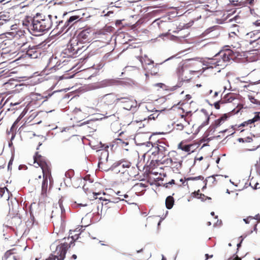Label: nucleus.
Instances as JSON below:
<instances>
[{"mask_svg":"<svg viewBox=\"0 0 260 260\" xmlns=\"http://www.w3.org/2000/svg\"><path fill=\"white\" fill-rule=\"evenodd\" d=\"M62 23V20H58L57 16H45L37 13L32 19L24 22L23 24L27 26L30 34L37 36L49 30L53 25L55 26L54 29H59Z\"/></svg>","mask_w":260,"mask_h":260,"instance_id":"f257e3e1","label":"nucleus"},{"mask_svg":"<svg viewBox=\"0 0 260 260\" xmlns=\"http://www.w3.org/2000/svg\"><path fill=\"white\" fill-rule=\"evenodd\" d=\"M34 159V164H36L38 166L40 167L43 172V181L42 184L41 196L43 198H45L46 196L47 191L48 179L51 182L50 164L49 162L46 161L45 158L39 154L38 153H36Z\"/></svg>","mask_w":260,"mask_h":260,"instance_id":"f03ea898","label":"nucleus"},{"mask_svg":"<svg viewBox=\"0 0 260 260\" xmlns=\"http://www.w3.org/2000/svg\"><path fill=\"white\" fill-rule=\"evenodd\" d=\"M142 145L148 148L151 147V150H146L147 152L151 151V154L156 157V160L162 159L169 153L168 145L163 140H158L154 145L150 142H147L142 144Z\"/></svg>","mask_w":260,"mask_h":260,"instance_id":"7ed1b4c3","label":"nucleus"},{"mask_svg":"<svg viewBox=\"0 0 260 260\" xmlns=\"http://www.w3.org/2000/svg\"><path fill=\"white\" fill-rule=\"evenodd\" d=\"M203 64L207 66V69L218 68V72L223 69L228 62L221 59L219 55H215L213 58H208L203 61Z\"/></svg>","mask_w":260,"mask_h":260,"instance_id":"20e7f679","label":"nucleus"},{"mask_svg":"<svg viewBox=\"0 0 260 260\" xmlns=\"http://www.w3.org/2000/svg\"><path fill=\"white\" fill-rule=\"evenodd\" d=\"M117 103L120 104L123 108L133 112L137 110V102L131 96H119L117 99Z\"/></svg>","mask_w":260,"mask_h":260,"instance_id":"39448f33","label":"nucleus"},{"mask_svg":"<svg viewBox=\"0 0 260 260\" xmlns=\"http://www.w3.org/2000/svg\"><path fill=\"white\" fill-rule=\"evenodd\" d=\"M244 38L250 44H255V49H260V30H255L248 32L245 35Z\"/></svg>","mask_w":260,"mask_h":260,"instance_id":"423d86ee","label":"nucleus"},{"mask_svg":"<svg viewBox=\"0 0 260 260\" xmlns=\"http://www.w3.org/2000/svg\"><path fill=\"white\" fill-rule=\"evenodd\" d=\"M80 18L78 16H71L64 23L62 21V23L60 25L59 28L58 29V33L60 34L63 32L64 30L65 32H66L74 23L78 22Z\"/></svg>","mask_w":260,"mask_h":260,"instance_id":"0eeeda50","label":"nucleus"},{"mask_svg":"<svg viewBox=\"0 0 260 260\" xmlns=\"http://www.w3.org/2000/svg\"><path fill=\"white\" fill-rule=\"evenodd\" d=\"M68 244L67 243L61 244L56 247V249L53 252V254L57 260H63L68 249Z\"/></svg>","mask_w":260,"mask_h":260,"instance_id":"6e6552de","label":"nucleus"},{"mask_svg":"<svg viewBox=\"0 0 260 260\" xmlns=\"http://www.w3.org/2000/svg\"><path fill=\"white\" fill-rule=\"evenodd\" d=\"M98 152L100 153L98 166L102 169H105L104 166L108 161L109 152L107 149H103L99 150Z\"/></svg>","mask_w":260,"mask_h":260,"instance_id":"1a4fd4ad","label":"nucleus"},{"mask_svg":"<svg viewBox=\"0 0 260 260\" xmlns=\"http://www.w3.org/2000/svg\"><path fill=\"white\" fill-rule=\"evenodd\" d=\"M78 43V39L73 38L71 40L70 44L68 46V48L66 50V53H67V52H69L71 53L70 55L77 54L78 51L81 48L80 46H79Z\"/></svg>","mask_w":260,"mask_h":260,"instance_id":"9d476101","label":"nucleus"},{"mask_svg":"<svg viewBox=\"0 0 260 260\" xmlns=\"http://www.w3.org/2000/svg\"><path fill=\"white\" fill-rule=\"evenodd\" d=\"M114 83V80L112 79H105L101 82L94 83L91 86V89H96L101 88H104L112 85Z\"/></svg>","mask_w":260,"mask_h":260,"instance_id":"9b49d317","label":"nucleus"},{"mask_svg":"<svg viewBox=\"0 0 260 260\" xmlns=\"http://www.w3.org/2000/svg\"><path fill=\"white\" fill-rule=\"evenodd\" d=\"M146 64H147L148 66H150L151 67V69H149L148 67H144V68L145 70H148V72L146 73L145 75L147 78L148 76V74H151L152 75H155L157 72H158V69L157 67V65L154 66L153 64V61L151 60H148V61L145 62ZM144 66V65H143Z\"/></svg>","mask_w":260,"mask_h":260,"instance_id":"f8f14e48","label":"nucleus"},{"mask_svg":"<svg viewBox=\"0 0 260 260\" xmlns=\"http://www.w3.org/2000/svg\"><path fill=\"white\" fill-rule=\"evenodd\" d=\"M187 71V65L179 63L176 69V74L179 79L182 80H187V77L184 76L185 72Z\"/></svg>","mask_w":260,"mask_h":260,"instance_id":"ddd939ff","label":"nucleus"},{"mask_svg":"<svg viewBox=\"0 0 260 260\" xmlns=\"http://www.w3.org/2000/svg\"><path fill=\"white\" fill-rule=\"evenodd\" d=\"M119 96L113 93L107 94L103 96V100L108 105H112L114 103L117 104H118L117 103V99Z\"/></svg>","mask_w":260,"mask_h":260,"instance_id":"4468645a","label":"nucleus"},{"mask_svg":"<svg viewBox=\"0 0 260 260\" xmlns=\"http://www.w3.org/2000/svg\"><path fill=\"white\" fill-rule=\"evenodd\" d=\"M229 36L230 39L232 40L233 38L234 42L232 44V46L233 48H235L236 49H239L241 47V44L239 42V36L238 34H236L235 31L231 32L229 34Z\"/></svg>","mask_w":260,"mask_h":260,"instance_id":"2eb2a0df","label":"nucleus"},{"mask_svg":"<svg viewBox=\"0 0 260 260\" xmlns=\"http://www.w3.org/2000/svg\"><path fill=\"white\" fill-rule=\"evenodd\" d=\"M28 49L26 51V55L29 57L36 58L40 55V52L37 50V49L35 46L30 47V46H28Z\"/></svg>","mask_w":260,"mask_h":260,"instance_id":"dca6fc26","label":"nucleus"},{"mask_svg":"<svg viewBox=\"0 0 260 260\" xmlns=\"http://www.w3.org/2000/svg\"><path fill=\"white\" fill-rule=\"evenodd\" d=\"M234 53V51L227 50L226 51H221L216 55H219L221 59L228 62L231 58L232 54Z\"/></svg>","mask_w":260,"mask_h":260,"instance_id":"f3484780","label":"nucleus"},{"mask_svg":"<svg viewBox=\"0 0 260 260\" xmlns=\"http://www.w3.org/2000/svg\"><path fill=\"white\" fill-rule=\"evenodd\" d=\"M88 109L87 107L83 108L82 109L76 108L73 112L77 116H81L82 118H83L88 114Z\"/></svg>","mask_w":260,"mask_h":260,"instance_id":"a211bd4d","label":"nucleus"},{"mask_svg":"<svg viewBox=\"0 0 260 260\" xmlns=\"http://www.w3.org/2000/svg\"><path fill=\"white\" fill-rule=\"evenodd\" d=\"M130 166L131 163L129 162L122 161L118 164L116 169V171H118L119 172H121L122 173H124L125 172L124 169L129 168Z\"/></svg>","mask_w":260,"mask_h":260,"instance_id":"6ab92c4d","label":"nucleus"},{"mask_svg":"<svg viewBox=\"0 0 260 260\" xmlns=\"http://www.w3.org/2000/svg\"><path fill=\"white\" fill-rule=\"evenodd\" d=\"M255 115L253 118H252L251 119H249L246 121H244L241 124V126H245L246 125H251V124L254 123L255 122H256V121L259 120H260V115H259L260 112H256V113H255Z\"/></svg>","mask_w":260,"mask_h":260,"instance_id":"aec40b11","label":"nucleus"},{"mask_svg":"<svg viewBox=\"0 0 260 260\" xmlns=\"http://www.w3.org/2000/svg\"><path fill=\"white\" fill-rule=\"evenodd\" d=\"M83 226H80L78 227L77 228H76L74 231L70 230V235L72 234V232H74V233H76V234H75V235L71 236L73 240H76L78 239L79 235H80L81 234V233L83 231V230H84V229H83Z\"/></svg>","mask_w":260,"mask_h":260,"instance_id":"412c9836","label":"nucleus"},{"mask_svg":"<svg viewBox=\"0 0 260 260\" xmlns=\"http://www.w3.org/2000/svg\"><path fill=\"white\" fill-rule=\"evenodd\" d=\"M174 204V198L171 196H168L166 200V208L168 209H171L173 207Z\"/></svg>","mask_w":260,"mask_h":260,"instance_id":"4be33fe9","label":"nucleus"},{"mask_svg":"<svg viewBox=\"0 0 260 260\" xmlns=\"http://www.w3.org/2000/svg\"><path fill=\"white\" fill-rule=\"evenodd\" d=\"M99 199L101 200H103L104 201H108L109 203H118L119 201H123V199H120V198H115L112 199H107V198H103L102 197H100Z\"/></svg>","mask_w":260,"mask_h":260,"instance_id":"5701e85b","label":"nucleus"},{"mask_svg":"<svg viewBox=\"0 0 260 260\" xmlns=\"http://www.w3.org/2000/svg\"><path fill=\"white\" fill-rule=\"evenodd\" d=\"M89 35V33L85 30L82 31L78 36L75 38V39H78V42H79L81 39H86Z\"/></svg>","mask_w":260,"mask_h":260,"instance_id":"b1692460","label":"nucleus"},{"mask_svg":"<svg viewBox=\"0 0 260 260\" xmlns=\"http://www.w3.org/2000/svg\"><path fill=\"white\" fill-rule=\"evenodd\" d=\"M155 22L157 24L158 27L161 29H162L163 27H166L167 25L168 24V23L161 20H155L154 22V23Z\"/></svg>","mask_w":260,"mask_h":260,"instance_id":"393cba45","label":"nucleus"},{"mask_svg":"<svg viewBox=\"0 0 260 260\" xmlns=\"http://www.w3.org/2000/svg\"><path fill=\"white\" fill-rule=\"evenodd\" d=\"M226 119H227V116H226L225 115H224V116L221 117L220 118H219V119H218L217 120H216V121H215L216 126H219L225 120H226Z\"/></svg>","mask_w":260,"mask_h":260,"instance_id":"a878e982","label":"nucleus"},{"mask_svg":"<svg viewBox=\"0 0 260 260\" xmlns=\"http://www.w3.org/2000/svg\"><path fill=\"white\" fill-rule=\"evenodd\" d=\"M234 99L235 98L233 97V94L232 93H228L226 94L223 98V100L224 101H226L229 103L232 102Z\"/></svg>","mask_w":260,"mask_h":260,"instance_id":"bb28decb","label":"nucleus"},{"mask_svg":"<svg viewBox=\"0 0 260 260\" xmlns=\"http://www.w3.org/2000/svg\"><path fill=\"white\" fill-rule=\"evenodd\" d=\"M13 250H14V249L7 251L3 257V259L6 260L11 255H12L13 253Z\"/></svg>","mask_w":260,"mask_h":260,"instance_id":"cd10ccee","label":"nucleus"},{"mask_svg":"<svg viewBox=\"0 0 260 260\" xmlns=\"http://www.w3.org/2000/svg\"><path fill=\"white\" fill-rule=\"evenodd\" d=\"M59 224V223H55V224L54 225L55 229H57L58 227ZM63 229H64V224L62 222V219H60V225H59V232L63 231Z\"/></svg>","mask_w":260,"mask_h":260,"instance_id":"c85d7f7f","label":"nucleus"},{"mask_svg":"<svg viewBox=\"0 0 260 260\" xmlns=\"http://www.w3.org/2000/svg\"><path fill=\"white\" fill-rule=\"evenodd\" d=\"M192 195L193 197H195V198H197L198 199H202V197H204V194H202V193H199V190H198V191H194V192H193L192 193Z\"/></svg>","mask_w":260,"mask_h":260,"instance_id":"c756f323","label":"nucleus"},{"mask_svg":"<svg viewBox=\"0 0 260 260\" xmlns=\"http://www.w3.org/2000/svg\"><path fill=\"white\" fill-rule=\"evenodd\" d=\"M36 94L37 95L40 96V98H38V99L40 100L41 99H44V98L47 99L48 98H50L52 95V93H49L47 95H41L40 94H39V93H36Z\"/></svg>","mask_w":260,"mask_h":260,"instance_id":"7c9ffc66","label":"nucleus"},{"mask_svg":"<svg viewBox=\"0 0 260 260\" xmlns=\"http://www.w3.org/2000/svg\"><path fill=\"white\" fill-rule=\"evenodd\" d=\"M203 179V177L201 176H197V177H189V178H187V180H199V179Z\"/></svg>","mask_w":260,"mask_h":260,"instance_id":"2f4dec72","label":"nucleus"},{"mask_svg":"<svg viewBox=\"0 0 260 260\" xmlns=\"http://www.w3.org/2000/svg\"><path fill=\"white\" fill-rule=\"evenodd\" d=\"M240 18L239 16L237 15V16H235L233 18L231 19L230 20V21H232L233 20H234L235 21H236L237 23H240Z\"/></svg>","mask_w":260,"mask_h":260,"instance_id":"473e14b6","label":"nucleus"},{"mask_svg":"<svg viewBox=\"0 0 260 260\" xmlns=\"http://www.w3.org/2000/svg\"><path fill=\"white\" fill-rule=\"evenodd\" d=\"M254 218L252 216H249L246 218L243 219V221L245 222V223L248 224L249 223L250 220L251 219H253Z\"/></svg>","mask_w":260,"mask_h":260,"instance_id":"72a5a7b5","label":"nucleus"},{"mask_svg":"<svg viewBox=\"0 0 260 260\" xmlns=\"http://www.w3.org/2000/svg\"><path fill=\"white\" fill-rule=\"evenodd\" d=\"M5 190H7V191H8V189L7 188H0V197H2L4 193H5Z\"/></svg>","mask_w":260,"mask_h":260,"instance_id":"f704fd0d","label":"nucleus"},{"mask_svg":"<svg viewBox=\"0 0 260 260\" xmlns=\"http://www.w3.org/2000/svg\"><path fill=\"white\" fill-rule=\"evenodd\" d=\"M56 258V257L55 256V255L52 253L46 260H55Z\"/></svg>","mask_w":260,"mask_h":260,"instance_id":"c9c22d12","label":"nucleus"},{"mask_svg":"<svg viewBox=\"0 0 260 260\" xmlns=\"http://www.w3.org/2000/svg\"><path fill=\"white\" fill-rule=\"evenodd\" d=\"M182 149L185 151L188 152L190 150V146L188 145L184 146Z\"/></svg>","mask_w":260,"mask_h":260,"instance_id":"e433bc0d","label":"nucleus"},{"mask_svg":"<svg viewBox=\"0 0 260 260\" xmlns=\"http://www.w3.org/2000/svg\"><path fill=\"white\" fill-rule=\"evenodd\" d=\"M209 120V117H207L206 121H204L203 123H202V124L201 125V126L203 127V126L207 125L208 123Z\"/></svg>","mask_w":260,"mask_h":260,"instance_id":"4c0bfd02","label":"nucleus"},{"mask_svg":"<svg viewBox=\"0 0 260 260\" xmlns=\"http://www.w3.org/2000/svg\"><path fill=\"white\" fill-rule=\"evenodd\" d=\"M230 260H241L238 256H235L234 257L231 258Z\"/></svg>","mask_w":260,"mask_h":260,"instance_id":"58836bf2","label":"nucleus"},{"mask_svg":"<svg viewBox=\"0 0 260 260\" xmlns=\"http://www.w3.org/2000/svg\"><path fill=\"white\" fill-rule=\"evenodd\" d=\"M249 99H250L251 102H252L253 103H255V101L256 100L254 98L251 96V97H249Z\"/></svg>","mask_w":260,"mask_h":260,"instance_id":"ea45409f","label":"nucleus"},{"mask_svg":"<svg viewBox=\"0 0 260 260\" xmlns=\"http://www.w3.org/2000/svg\"><path fill=\"white\" fill-rule=\"evenodd\" d=\"M163 85L164 84L162 83H158L155 84L154 86H158V87H162Z\"/></svg>","mask_w":260,"mask_h":260,"instance_id":"a19ab883","label":"nucleus"},{"mask_svg":"<svg viewBox=\"0 0 260 260\" xmlns=\"http://www.w3.org/2000/svg\"><path fill=\"white\" fill-rule=\"evenodd\" d=\"M214 106L216 108V109H219V102H216L215 104H214Z\"/></svg>","mask_w":260,"mask_h":260,"instance_id":"79ce46f5","label":"nucleus"},{"mask_svg":"<svg viewBox=\"0 0 260 260\" xmlns=\"http://www.w3.org/2000/svg\"><path fill=\"white\" fill-rule=\"evenodd\" d=\"M254 24L256 26H260V20H257Z\"/></svg>","mask_w":260,"mask_h":260,"instance_id":"37998d69","label":"nucleus"},{"mask_svg":"<svg viewBox=\"0 0 260 260\" xmlns=\"http://www.w3.org/2000/svg\"><path fill=\"white\" fill-rule=\"evenodd\" d=\"M94 197H95V199L98 198V196L101 194V192H98V193H93Z\"/></svg>","mask_w":260,"mask_h":260,"instance_id":"c03bdc74","label":"nucleus"},{"mask_svg":"<svg viewBox=\"0 0 260 260\" xmlns=\"http://www.w3.org/2000/svg\"><path fill=\"white\" fill-rule=\"evenodd\" d=\"M149 119H155V117L154 116V114H151L149 116Z\"/></svg>","mask_w":260,"mask_h":260,"instance_id":"a18cd8bd","label":"nucleus"},{"mask_svg":"<svg viewBox=\"0 0 260 260\" xmlns=\"http://www.w3.org/2000/svg\"><path fill=\"white\" fill-rule=\"evenodd\" d=\"M221 223V221L220 220L219 221L217 220V223L214 225H220Z\"/></svg>","mask_w":260,"mask_h":260,"instance_id":"49530a36","label":"nucleus"},{"mask_svg":"<svg viewBox=\"0 0 260 260\" xmlns=\"http://www.w3.org/2000/svg\"><path fill=\"white\" fill-rule=\"evenodd\" d=\"M205 256L206 257V259H207L209 257H212L213 256L212 255H209L208 254H206Z\"/></svg>","mask_w":260,"mask_h":260,"instance_id":"de8ad7c7","label":"nucleus"},{"mask_svg":"<svg viewBox=\"0 0 260 260\" xmlns=\"http://www.w3.org/2000/svg\"><path fill=\"white\" fill-rule=\"evenodd\" d=\"M89 121H85V122H84L80 124V125H85V124H88V123H89Z\"/></svg>","mask_w":260,"mask_h":260,"instance_id":"09e8293b","label":"nucleus"},{"mask_svg":"<svg viewBox=\"0 0 260 260\" xmlns=\"http://www.w3.org/2000/svg\"><path fill=\"white\" fill-rule=\"evenodd\" d=\"M89 121H85V122H84L80 124V125H85V124H88V123H89Z\"/></svg>","mask_w":260,"mask_h":260,"instance_id":"8fccbe9b","label":"nucleus"},{"mask_svg":"<svg viewBox=\"0 0 260 260\" xmlns=\"http://www.w3.org/2000/svg\"><path fill=\"white\" fill-rule=\"evenodd\" d=\"M168 35V33H166V34H160L159 35V37H161L162 36H167V35Z\"/></svg>","mask_w":260,"mask_h":260,"instance_id":"3c124183","label":"nucleus"},{"mask_svg":"<svg viewBox=\"0 0 260 260\" xmlns=\"http://www.w3.org/2000/svg\"><path fill=\"white\" fill-rule=\"evenodd\" d=\"M175 183V181L174 180L172 179L171 180L169 183L168 184H174Z\"/></svg>","mask_w":260,"mask_h":260,"instance_id":"603ef678","label":"nucleus"},{"mask_svg":"<svg viewBox=\"0 0 260 260\" xmlns=\"http://www.w3.org/2000/svg\"><path fill=\"white\" fill-rule=\"evenodd\" d=\"M259 185V184L258 183H256L255 185H254V189H257L258 188H259V187H258L257 186Z\"/></svg>","mask_w":260,"mask_h":260,"instance_id":"864d4df0","label":"nucleus"},{"mask_svg":"<svg viewBox=\"0 0 260 260\" xmlns=\"http://www.w3.org/2000/svg\"><path fill=\"white\" fill-rule=\"evenodd\" d=\"M116 194L119 196H122V195L121 194V192L120 191H117L116 192Z\"/></svg>","mask_w":260,"mask_h":260,"instance_id":"5fc2aeb1","label":"nucleus"},{"mask_svg":"<svg viewBox=\"0 0 260 260\" xmlns=\"http://www.w3.org/2000/svg\"><path fill=\"white\" fill-rule=\"evenodd\" d=\"M218 95V92L215 91L214 94V97H216Z\"/></svg>","mask_w":260,"mask_h":260,"instance_id":"6e6d98bb","label":"nucleus"},{"mask_svg":"<svg viewBox=\"0 0 260 260\" xmlns=\"http://www.w3.org/2000/svg\"><path fill=\"white\" fill-rule=\"evenodd\" d=\"M72 258L74 259H76L77 258V255L76 254H73L72 255Z\"/></svg>","mask_w":260,"mask_h":260,"instance_id":"4d7b16f0","label":"nucleus"},{"mask_svg":"<svg viewBox=\"0 0 260 260\" xmlns=\"http://www.w3.org/2000/svg\"><path fill=\"white\" fill-rule=\"evenodd\" d=\"M27 46V43H24V42H23V43H22V45H21V47H23V46Z\"/></svg>","mask_w":260,"mask_h":260,"instance_id":"13d9d810","label":"nucleus"},{"mask_svg":"<svg viewBox=\"0 0 260 260\" xmlns=\"http://www.w3.org/2000/svg\"><path fill=\"white\" fill-rule=\"evenodd\" d=\"M258 147H259V146H257V147L256 148H253V149H248V150H249V151H254V150H256L257 148H258Z\"/></svg>","mask_w":260,"mask_h":260,"instance_id":"bf43d9fd","label":"nucleus"},{"mask_svg":"<svg viewBox=\"0 0 260 260\" xmlns=\"http://www.w3.org/2000/svg\"><path fill=\"white\" fill-rule=\"evenodd\" d=\"M219 161H220V158H219V157H218V158L217 159V160H216V162L217 164H218V163L219 162Z\"/></svg>","mask_w":260,"mask_h":260,"instance_id":"052dcab7","label":"nucleus"},{"mask_svg":"<svg viewBox=\"0 0 260 260\" xmlns=\"http://www.w3.org/2000/svg\"><path fill=\"white\" fill-rule=\"evenodd\" d=\"M55 247V245L54 244H53L51 245V248L52 249L54 247Z\"/></svg>","mask_w":260,"mask_h":260,"instance_id":"680f3d73","label":"nucleus"},{"mask_svg":"<svg viewBox=\"0 0 260 260\" xmlns=\"http://www.w3.org/2000/svg\"><path fill=\"white\" fill-rule=\"evenodd\" d=\"M108 192L110 193H111L112 192H114V191L112 189H109L108 190Z\"/></svg>","mask_w":260,"mask_h":260,"instance_id":"e2e57ef3","label":"nucleus"},{"mask_svg":"<svg viewBox=\"0 0 260 260\" xmlns=\"http://www.w3.org/2000/svg\"><path fill=\"white\" fill-rule=\"evenodd\" d=\"M19 104V103H14V104L12 103L11 104H12L14 106H15V105H18Z\"/></svg>","mask_w":260,"mask_h":260,"instance_id":"0e129e2a","label":"nucleus"},{"mask_svg":"<svg viewBox=\"0 0 260 260\" xmlns=\"http://www.w3.org/2000/svg\"><path fill=\"white\" fill-rule=\"evenodd\" d=\"M239 142H242V141L243 142V139L242 138L239 139Z\"/></svg>","mask_w":260,"mask_h":260,"instance_id":"69168bd1","label":"nucleus"},{"mask_svg":"<svg viewBox=\"0 0 260 260\" xmlns=\"http://www.w3.org/2000/svg\"><path fill=\"white\" fill-rule=\"evenodd\" d=\"M162 259L161 260H166V258L164 257V256L162 255Z\"/></svg>","mask_w":260,"mask_h":260,"instance_id":"338daca9","label":"nucleus"},{"mask_svg":"<svg viewBox=\"0 0 260 260\" xmlns=\"http://www.w3.org/2000/svg\"><path fill=\"white\" fill-rule=\"evenodd\" d=\"M180 182H182L183 183H184V181H183V179H181L180 180Z\"/></svg>","mask_w":260,"mask_h":260,"instance_id":"774afa93","label":"nucleus"}]
</instances>
